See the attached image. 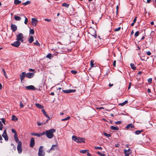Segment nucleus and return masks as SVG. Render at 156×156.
<instances>
[{
    "mask_svg": "<svg viewBox=\"0 0 156 156\" xmlns=\"http://www.w3.org/2000/svg\"><path fill=\"white\" fill-rule=\"evenodd\" d=\"M70 117L69 116H68V117H67L65 119H62L61 121H65L66 120H67L69 119H70Z\"/></svg>",
    "mask_w": 156,
    "mask_h": 156,
    "instance_id": "37998d69",
    "label": "nucleus"
},
{
    "mask_svg": "<svg viewBox=\"0 0 156 156\" xmlns=\"http://www.w3.org/2000/svg\"><path fill=\"white\" fill-rule=\"evenodd\" d=\"M71 73L73 74H75L77 73V71L74 70H72L71 71Z\"/></svg>",
    "mask_w": 156,
    "mask_h": 156,
    "instance_id": "79ce46f5",
    "label": "nucleus"
},
{
    "mask_svg": "<svg viewBox=\"0 0 156 156\" xmlns=\"http://www.w3.org/2000/svg\"><path fill=\"white\" fill-rule=\"evenodd\" d=\"M97 153L99 155H100L101 156H106V155L105 154L99 152V151H98L97 152Z\"/></svg>",
    "mask_w": 156,
    "mask_h": 156,
    "instance_id": "473e14b6",
    "label": "nucleus"
},
{
    "mask_svg": "<svg viewBox=\"0 0 156 156\" xmlns=\"http://www.w3.org/2000/svg\"><path fill=\"white\" fill-rule=\"evenodd\" d=\"M41 111L43 113V114H44L45 112V110L44 109H41Z\"/></svg>",
    "mask_w": 156,
    "mask_h": 156,
    "instance_id": "338daca9",
    "label": "nucleus"
},
{
    "mask_svg": "<svg viewBox=\"0 0 156 156\" xmlns=\"http://www.w3.org/2000/svg\"><path fill=\"white\" fill-rule=\"evenodd\" d=\"M2 70L3 71V72L4 76H5V78L6 79H7V76L6 75V72H5V70L3 69H2Z\"/></svg>",
    "mask_w": 156,
    "mask_h": 156,
    "instance_id": "ea45409f",
    "label": "nucleus"
},
{
    "mask_svg": "<svg viewBox=\"0 0 156 156\" xmlns=\"http://www.w3.org/2000/svg\"><path fill=\"white\" fill-rule=\"evenodd\" d=\"M116 61L114 60L113 61V66L114 67H116Z\"/></svg>",
    "mask_w": 156,
    "mask_h": 156,
    "instance_id": "4d7b16f0",
    "label": "nucleus"
},
{
    "mask_svg": "<svg viewBox=\"0 0 156 156\" xmlns=\"http://www.w3.org/2000/svg\"><path fill=\"white\" fill-rule=\"evenodd\" d=\"M84 140L85 139L84 138L78 137L76 142L79 143H80L82 142L84 143Z\"/></svg>",
    "mask_w": 156,
    "mask_h": 156,
    "instance_id": "ddd939ff",
    "label": "nucleus"
},
{
    "mask_svg": "<svg viewBox=\"0 0 156 156\" xmlns=\"http://www.w3.org/2000/svg\"><path fill=\"white\" fill-rule=\"evenodd\" d=\"M94 33L93 34H92L91 35L92 36L94 37L95 38H96L97 37V35L96 34L95 31V30H94Z\"/></svg>",
    "mask_w": 156,
    "mask_h": 156,
    "instance_id": "c03bdc74",
    "label": "nucleus"
},
{
    "mask_svg": "<svg viewBox=\"0 0 156 156\" xmlns=\"http://www.w3.org/2000/svg\"><path fill=\"white\" fill-rule=\"evenodd\" d=\"M115 146L116 147H120V145L119 144H115Z\"/></svg>",
    "mask_w": 156,
    "mask_h": 156,
    "instance_id": "13d9d810",
    "label": "nucleus"
},
{
    "mask_svg": "<svg viewBox=\"0 0 156 156\" xmlns=\"http://www.w3.org/2000/svg\"><path fill=\"white\" fill-rule=\"evenodd\" d=\"M139 32L137 31H136L135 34L134 35L135 37H137L139 35Z\"/></svg>",
    "mask_w": 156,
    "mask_h": 156,
    "instance_id": "09e8293b",
    "label": "nucleus"
},
{
    "mask_svg": "<svg viewBox=\"0 0 156 156\" xmlns=\"http://www.w3.org/2000/svg\"><path fill=\"white\" fill-rule=\"evenodd\" d=\"M34 44L37 46H40V44L38 43V41L37 40L34 43Z\"/></svg>",
    "mask_w": 156,
    "mask_h": 156,
    "instance_id": "e433bc0d",
    "label": "nucleus"
},
{
    "mask_svg": "<svg viewBox=\"0 0 156 156\" xmlns=\"http://www.w3.org/2000/svg\"><path fill=\"white\" fill-rule=\"evenodd\" d=\"M45 123H44L43 122L40 123L39 122H37V124L38 126H40L41 125H43Z\"/></svg>",
    "mask_w": 156,
    "mask_h": 156,
    "instance_id": "a18cd8bd",
    "label": "nucleus"
},
{
    "mask_svg": "<svg viewBox=\"0 0 156 156\" xmlns=\"http://www.w3.org/2000/svg\"><path fill=\"white\" fill-rule=\"evenodd\" d=\"M25 18V21H24V23L26 24H27V23L28 22V19L24 15H22Z\"/></svg>",
    "mask_w": 156,
    "mask_h": 156,
    "instance_id": "c756f323",
    "label": "nucleus"
},
{
    "mask_svg": "<svg viewBox=\"0 0 156 156\" xmlns=\"http://www.w3.org/2000/svg\"><path fill=\"white\" fill-rule=\"evenodd\" d=\"M15 140L16 142L17 143H18V144H22L21 142L19 140L18 138V137L15 139Z\"/></svg>",
    "mask_w": 156,
    "mask_h": 156,
    "instance_id": "c85d7f7f",
    "label": "nucleus"
},
{
    "mask_svg": "<svg viewBox=\"0 0 156 156\" xmlns=\"http://www.w3.org/2000/svg\"><path fill=\"white\" fill-rule=\"evenodd\" d=\"M51 54L50 53L48 54L46 56V57L48 58H51V57H52L51 56Z\"/></svg>",
    "mask_w": 156,
    "mask_h": 156,
    "instance_id": "58836bf2",
    "label": "nucleus"
},
{
    "mask_svg": "<svg viewBox=\"0 0 156 156\" xmlns=\"http://www.w3.org/2000/svg\"><path fill=\"white\" fill-rule=\"evenodd\" d=\"M121 29L120 27H119L118 28H116L115 29L114 31H118L120 30Z\"/></svg>",
    "mask_w": 156,
    "mask_h": 156,
    "instance_id": "49530a36",
    "label": "nucleus"
},
{
    "mask_svg": "<svg viewBox=\"0 0 156 156\" xmlns=\"http://www.w3.org/2000/svg\"><path fill=\"white\" fill-rule=\"evenodd\" d=\"M78 137H77L75 136H73L72 137V139L73 140L75 141L76 142L77 141V139H78Z\"/></svg>",
    "mask_w": 156,
    "mask_h": 156,
    "instance_id": "4be33fe9",
    "label": "nucleus"
},
{
    "mask_svg": "<svg viewBox=\"0 0 156 156\" xmlns=\"http://www.w3.org/2000/svg\"><path fill=\"white\" fill-rule=\"evenodd\" d=\"M21 1L19 0H14V4L17 5L21 3Z\"/></svg>",
    "mask_w": 156,
    "mask_h": 156,
    "instance_id": "b1692460",
    "label": "nucleus"
},
{
    "mask_svg": "<svg viewBox=\"0 0 156 156\" xmlns=\"http://www.w3.org/2000/svg\"><path fill=\"white\" fill-rule=\"evenodd\" d=\"M127 102H128L127 101H124L123 103H122L119 104V105H120L122 106V105H124L125 104H126V103H127Z\"/></svg>",
    "mask_w": 156,
    "mask_h": 156,
    "instance_id": "f704fd0d",
    "label": "nucleus"
},
{
    "mask_svg": "<svg viewBox=\"0 0 156 156\" xmlns=\"http://www.w3.org/2000/svg\"><path fill=\"white\" fill-rule=\"evenodd\" d=\"M130 66L133 70H135L136 69V67L135 66L134 64L133 63H131L130 64Z\"/></svg>",
    "mask_w": 156,
    "mask_h": 156,
    "instance_id": "393cba45",
    "label": "nucleus"
},
{
    "mask_svg": "<svg viewBox=\"0 0 156 156\" xmlns=\"http://www.w3.org/2000/svg\"><path fill=\"white\" fill-rule=\"evenodd\" d=\"M12 119L13 121H17L18 119L14 115H13L12 116Z\"/></svg>",
    "mask_w": 156,
    "mask_h": 156,
    "instance_id": "bb28decb",
    "label": "nucleus"
},
{
    "mask_svg": "<svg viewBox=\"0 0 156 156\" xmlns=\"http://www.w3.org/2000/svg\"><path fill=\"white\" fill-rule=\"evenodd\" d=\"M34 76V73H28L26 74V76L29 78H31Z\"/></svg>",
    "mask_w": 156,
    "mask_h": 156,
    "instance_id": "4468645a",
    "label": "nucleus"
},
{
    "mask_svg": "<svg viewBox=\"0 0 156 156\" xmlns=\"http://www.w3.org/2000/svg\"><path fill=\"white\" fill-rule=\"evenodd\" d=\"M29 71H30L34 72V70L32 69H29Z\"/></svg>",
    "mask_w": 156,
    "mask_h": 156,
    "instance_id": "69168bd1",
    "label": "nucleus"
},
{
    "mask_svg": "<svg viewBox=\"0 0 156 156\" xmlns=\"http://www.w3.org/2000/svg\"><path fill=\"white\" fill-rule=\"evenodd\" d=\"M104 108L103 107H100L99 108H97V109H103Z\"/></svg>",
    "mask_w": 156,
    "mask_h": 156,
    "instance_id": "0e129e2a",
    "label": "nucleus"
},
{
    "mask_svg": "<svg viewBox=\"0 0 156 156\" xmlns=\"http://www.w3.org/2000/svg\"><path fill=\"white\" fill-rule=\"evenodd\" d=\"M30 1H27L26 2L23 3V4L24 5H27L30 4Z\"/></svg>",
    "mask_w": 156,
    "mask_h": 156,
    "instance_id": "a19ab883",
    "label": "nucleus"
},
{
    "mask_svg": "<svg viewBox=\"0 0 156 156\" xmlns=\"http://www.w3.org/2000/svg\"><path fill=\"white\" fill-rule=\"evenodd\" d=\"M57 147V145H52L50 149V150H54L55 149V148Z\"/></svg>",
    "mask_w": 156,
    "mask_h": 156,
    "instance_id": "5701e85b",
    "label": "nucleus"
},
{
    "mask_svg": "<svg viewBox=\"0 0 156 156\" xmlns=\"http://www.w3.org/2000/svg\"><path fill=\"white\" fill-rule=\"evenodd\" d=\"M122 122L121 121H118L115 122V123L116 125H118L121 124Z\"/></svg>",
    "mask_w": 156,
    "mask_h": 156,
    "instance_id": "603ef678",
    "label": "nucleus"
},
{
    "mask_svg": "<svg viewBox=\"0 0 156 156\" xmlns=\"http://www.w3.org/2000/svg\"><path fill=\"white\" fill-rule=\"evenodd\" d=\"M94 148L96 149L101 150L102 149V147H94Z\"/></svg>",
    "mask_w": 156,
    "mask_h": 156,
    "instance_id": "de8ad7c7",
    "label": "nucleus"
},
{
    "mask_svg": "<svg viewBox=\"0 0 156 156\" xmlns=\"http://www.w3.org/2000/svg\"><path fill=\"white\" fill-rule=\"evenodd\" d=\"M147 55L150 56L151 55V53L149 51H148L147 52Z\"/></svg>",
    "mask_w": 156,
    "mask_h": 156,
    "instance_id": "6e6d98bb",
    "label": "nucleus"
},
{
    "mask_svg": "<svg viewBox=\"0 0 156 156\" xmlns=\"http://www.w3.org/2000/svg\"><path fill=\"white\" fill-rule=\"evenodd\" d=\"M94 61L91 60L90 62V66L91 67H93L94 66Z\"/></svg>",
    "mask_w": 156,
    "mask_h": 156,
    "instance_id": "72a5a7b5",
    "label": "nucleus"
},
{
    "mask_svg": "<svg viewBox=\"0 0 156 156\" xmlns=\"http://www.w3.org/2000/svg\"><path fill=\"white\" fill-rule=\"evenodd\" d=\"M14 19L16 21H20L21 20V18L20 17L15 15L14 16Z\"/></svg>",
    "mask_w": 156,
    "mask_h": 156,
    "instance_id": "aec40b11",
    "label": "nucleus"
},
{
    "mask_svg": "<svg viewBox=\"0 0 156 156\" xmlns=\"http://www.w3.org/2000/svg\"><path fill=\"white\" fill-rule=\"evenodd\" d=\"M11 29L13 32H15L17 30V27L15 24H12L11 25Z\"/></svg>",
    "mask_w": 156,
    "mask_h": 156,
    "instance_id": "9d476101",
    "label": "nucleus"
},
{
    "mask_svg": "<svg viewBox=\"0 0 156 156\" xmlns=\"http://www.w3.org/2000/svg\"><path fill=\"white\" fill-rule=\"evenodd\" d=\"M26 88L28 90H34L35 89V87L33 85H30L26 86Z\"/></svg>",
    "mask_w": 156,
    "mask_h": 156,
    "instance_id": "2eb2a0df",
    "label": "nucleus"
},
{
    "mask_svg": "<svg viewBox=\"0 0 156 156\" xmlns=\"http://www.w3.org/2000/svg\"><path fill=\"white\" fill-rule=\"evenodd\" d=\"M46 117L48 118V119L47 120L46 122L48 121L49 120H50V117H49V116L47 114L46 112H45L44 114H43Z\"/></svg>",
    "mask_w": 156,
    "mask_h": 156,
    "instance_id": "cd10ccee",
    "label": "nucleus"
},
{
    "mask_svg": "<svg viewBox=\"0 0 156 156\" xmlns=\"http://www.w3.org/2000/svg\"><path fill=\"white\" fill-rule=\"evenodd\" d=\"M35 145V140L34 138H31L30 142V146L33 147Z\"/></svg>",
    "mask_w": 156,
    "mask_h": 156,
    "instance_id": "9b49d317",
    "label": "nucleus"
},
{
    "mask_svg": "<svg viewBox=\"0 0 156 156\" xmlns=\"http://www.w3.org/2000/svg\"><path fill=\"white\" fill-rule=\"evenodd\" d=\"M134 127V126L132 124L130 123L129 124H128L126 127V129H129L130 128H132Z\"/></svg>",
    "mask_w": 156,
    "mask_h": 156,
    "instance_id": "f3484780",
    "label": "nucleus"
},
{
    "mask_svg": "<svg viewBox=\"0 0 156 156\" xmlns=\"http://www.w3.org/2000/svg\"><path fill=\"white\" fill-rule=\"evenodd\" d=\"M142 130H137L135 132V133L137 135L140 134Z\"/></svg>",
    "mask_w": 156,
    "mask_h": 156,
    "instance_id": "4c0bfd02",
    "label": "nucleus"
},
{
    "mask_svg": "<svg viewBox=\"0 0 156 156\" xmlns=\"http://www.w3.org/2000/svg\"><path fill=\"white\" fill-rule=\"evenodd\" d=\"M76 91V90H63V91L65 93H73L75 92Z\"/></svg>",
    "mask_w": 156,
    "mask_h": 156,
    "instance_id": "f8f14e48",
    "label": "nucleus"
},
{
    "mask_svg": "<svg viewBox=\"0 0 156 156\" xmlns=\"http://www.w3.org/2000/svg\"><path fill=\"white\" fill-rule=\"evenodd\" d=\"M24 105L22 103V102L21 101L20 102V108H22L24 106Z\"/></svg>",
    "mask_w": 156,
    "mask_h": 156,
    "instance_id": "864d4df0",
    "label": "nucleus"
},
{
    "mask_svg": "<svg viewBox=\"0 0 156 156\" xmlns=\"http://www.w3.org/2000/svg\"><path fill=\"white\" fill-rule=\"evenodd\" d=\"M31 135L32 136H36L37 137H40L43 135L42 133H31Z\"/></svg>",
    "mask_w": 156,
    "mask_h": 156,
    "instance_id": "dca6fc26",
    "label": "nucleus"
},
{
    "mask_svg": "<svg viewBox=\"0 0 156 156\" xmlns=\"http://www.w3.org/2000/svg\"><path fill=\"white\" fill-rule=\"evenodd\" d=\"M87 156H92L91 154L89 152H87Z\"/></svg>",
    "mask_w": 156,
    "mask_h": 156,
    "instance_id": "774afa93",
    "label": "nucleus"
},
{
    "mask_svg": "<svg viewBox=\"0 0 156 156\" xmlns=\"http://www.w3.org/2000/svg\"><path fill=\"white\" fill-rule=\"evenodd\" d=\"M16 40L18 41L19 42H23V39L24 38V36L23 34L21 33H20L16 36Z\"/></svg>",
    "mask_w": 156,
    "mask_h": 156,
    "instance_id": "f03ea898",
    "label": "nucleus"
},
{
    "mask_svg": "<svg viewBox=\"0 0 156 156\" xmlns=\"http://www.w3.org/2000/svg\"><path fill=\"white\" fill-rule=\"evenodd\" d=\"M88 150H81L80 151V153H83V154H85L87 152V151H88Z\"/></svg>",
    "mask_w": 156,
    "mask_h": 156,
    "instance_id": "c9c22d12",
    "label": "nucleus"
},
{
    "mask_svg": "<svg viewBox=\"0 0 156 156\" xmlns=\"http://www.w3.org/2000/svg\"><path fill=\"white\" fill-rule=\"evenodd\" d=\"M62 6L66 7V8H68L69 6V5L66 3H64L62 5Z\"/></svg>",
    "mask_w": 156,
    "mask_h": 156,
    "instance_id": "a878e982",
    "label": "nucleus"
},
{
    "mask_svg": "<svg viewBox=\"0 0 156 156\" xmlns=\"http://www.w3.org/2000/svg\"><path fill=\"white\" fill-rule=\"evenodd\" d=\"M152 81V79L151 78H150L148 79V81L149 83H151Z\"/></svg>",
    "mask_w": 156,
    "mask_h": 156,
    "instance_id": "8fccbe9b",
    "label": "nucleus"
},
{
    "mask_svg": "<svg viewBox=\"0 0 156 156\" xmlns=\"http://www.w3.org/2000/svg\"><path fill=\"white\" fill-rule=\"evenodd\" d=\"M43 147L41 146L39 148L38 152V156H44V153L43 151Z\"/></svg>",
    "mask_w": 156,
    "mask_h": 156,
    "instance_id": "7ed1b4c3",
    "label": "nucleus"
},
{
    "mask_svg": "<svg viewBox=\"0 0 156 156\" xmlns=\"http://www.w3.org/2000/svg\"><path fill=\"white\" fill-rule=\"evenodd\" d=\"M104 135L107 137H109L111 136V135L110 134H107L106 133L104 132L103 133Z\"/></svg>",
    "mask_w": 156,
    "mask_h": 156,
    "instance_id": "7c9ffc66",
    "label": "nucleus"
},
{
    "mask_svg": "<svg viewBox=\"0 0 156 156\" xmlns=\"http://www.w3.org/2000/svg\"><path fill=\"white\" fill-rule=\"evenodd\" d=\"M35 105L38 108L41 109L42 108H44V107L43 106L41 105L40 104H39V103H36Z\"/></svg>",
    "mask_w": 156,
    "mask_h": 156,
    "instance_id": "6ab92c4d",
    "label": "nucleus"
},
{
    "mask_svg": "<svg viewBox=\"0 0 156 156\" xmlns=\"http://www.w3.org/2000/svg\"><path fill=\"white\" fill-rule=\"evenodd\" d=\"M26 76V73L25 72H23L20 74V76L21 82H22V81L24 80V79Z\"/></svg>",
    "mask_w": 156,
    "mask_h": 156,
    "instance_id": "6e6552de",
    "label": "nucleus"
},
{
    "mask_svg": "<svg viewBox=\"0 0 156 156\" xmlns=\"http://www.w3.org/2000/svg\"><path fill=\"white\" fill-rule=\"evenodd\" d=\"M14 139H15V138H18V136H17V133H16V134H14Z\"/></svg>",
    "mask_w": 156,
    "mask_h": 156,
    "instance_id": "bf43d9fd",
    "label": "nucleus"
},
{
    "mask_svg": "<svg viewBox=\"0 0 156 156\" xmlns=\"http://www.w3.org/2000/svg\"><path fill=\"white\" fill-rule=\"evenodd\" d=\"M1 120L2 122L4 124H5V119L3 118H2L1 119Z\"/></svg>",
    "mask_w": 156,
    "mask_h": 156,
    "instance_id": "5fc2aeb1",
    "label": "nucleus"
},
{
    "mask_svg": "<svg viewBox=\"0 0 156 156\" xmlns=\"http://www.w3.org/2000/svg\"><path fill=\"white\" fill-rule=\"evenodd\" d=\"M56 130L55 129H51L42 133L43 135H46L47 137L49 139L52 138L54 136L53 133L55 132Z\"/></svg>",
    "mask_w": 156,
    "mask_h": 156,
    "instance_id": "f257e3e1",
    "label": "nucleus"
},
{
    "mask_svg": "<svg viewBox=\"0 0 156 156\" xmlns=\"http://www.w3.org/2000/svg\"><path fill=\"white\" fill-rule=\"evenodd\" d=\"M21 146L22 144H18L17 146V149L19 154H20L22 151V148Z\"/></svg>",
    "mask_w": 156,
    "mask_h": 156,
    "instance_id": "1a4fd4ad",
    "label": "nucleus"
},
{
    "mask_svg": "<svg viewBox=\"0 0 156 156\" xmlns=\"http://www.w3.org/2000/svg\"><path fill=\"white\" fill-rule=\"evenodd\" d=\"M32 22L31 23L32 25L34 27H35L36 26L38 22V20L36 18H33L31 19Z\"/></svg>",
    "mask_w": 156,
    "mask_h": 156,
    "instance_id": "423d86ee",
    "label": "nucleus"
},
{
    "mask_svg": "<svg viewBox=\"0 0 156 156\" xmlns=\"http://www.w3.org/2000/svg\"><path fill=\"white\" fill-rule=\"evenodd\" d=\"M2 136L4 138L5 140L6 141H8V137L7 136V134L6 133V130L5 129L4 131L3 134Z\"/></svg>",
    "mask_w": 156,
    "mask_h": 156,
    "instance_id": "20e7f679",
    "label": "nucleus"
},
{
    "mask_svg": "<svg viewBox=\"0 0 156 156\" xmlns=\"http://www.w3.org/2000/svg\"><path fill=\"white\" fill-rule=\"evenodd\" d=\"M44 20L46 21H48V22H50L51 21V20L50 19H45Z\"/></svg>",
    "mask_w": 156,
    "mask_h": 156,
    "instance_id": "e2e57ef3",
    "label": "nucleus"
},
{
    "mask_svg": "<svg viewBox=\"0 0 156 156\" xmlns=\"http://www.w3.org/2000/svg\"><path fill=\"white\" fill-rule=\"evenodd\" d=\"M136 19H137V17H136L133 20V22L134 23H135L136 22Z\"/></svg>",
    "mask_w": 156,
    "mask_h": 156,
    "instance_id": "052dcab7",
    "label": "nucleus"
},
{
    "mask_svg": "<svg viewBox=\"0 0 156 156\" xmlns=\"http://www.w3.org/2000/svg\"><path fill=\"white\" fill-rule=\"evenodd\" d=\"M3 125H0V130H2L3 129Z\"/></svg>",
    "mask_w": 156,
    "mask_h": 156,
    "instance_id": "680f3d73",
    "label": "nucleus"
},
{
    "mask_svg": "<svg viewBox=\"0 0 156 156\" xmlns=\"http://www.w3.org/2000/svg\"><path fill=\"white\" fill-rule=\"evenodd\" d=\"M11 131H12V133H14V134H16V133H17L15 130L14 129H12Z\"/></svg>",
    "mask_w": 156,
    "mask_h": 156,
    "instance_id": "3c124183",
    "label": "nucleus"
},
{
    "mask_svg": "<svg viewBox=\"0 0 156 156\" xmlns=\"http://www.w3.org/2000/svg\"><path fill=\"white\" fill-rule=\"evenodd\" d=\"M111 129L114 130H116L119 129V128L117 126H111L110 127Z\"/></svg>",
    "mask_w": 156,
    "mask_h": 156,
    "instance_id": "a211bd4d",
    "label": "nucleus"
},
{
    "mask_svg": "<svg viewBox=\"0 0 156 156\" xmlns=\"http://www.w3.org/2000/svg\"><path fill=\"white\" fill-rule=\"evenodd\" d=\"M30 34L33 35L34 34V30L33 29H31L30 30Z\"/></svg>",
    "mask_w": 156,
    "mask_h": 156,
    "instance_id": "2f4dec72",
    "label": "nucleus"
},
{
    "mask_svg": "<svg viewBox=\"0 0 156 156\" xmlns=\"http://www.w3.org/2000/svg\"><path fill=\"white\" fill-rule=\"evenodd\" d=\"M29 42L30 43H32L33 41H34V37L33 36H31L30 37V38L29 39Z\"/></svg>",
    "mask_w": 156,
    "mask_h": 156,
    "instance_id": "412c9836",
    "label": "nucleus"
},
{
    "mask_svg": "<svg viewBox=\"0 0 156 156\" xmlns=\"http://www.w3.org/2000/svg\"><path fill=\"white\" fill-rule=\"evenodd\" d=\"M124 151L125 156H129L132 153L131 150L130 149L128 150H124Z\"/></svg>",
    "mask_w": 156,
    "mask_h": 156,
    "instance_id": "39448f33",
    "label": "nucleus"
},
{
    "mask_svg": "<svg viewBox=\"0 0 156 156\" xmlns=\"http://www.w3.org/2000/svg\"><path fill=\"white\" fill-rule=\"evenodd\" d=\"M20 42L18 41L14 42L13 43L11 44V45L15 47H18L20 44Z\"/></svg>",
    "mask_w": 156,
    "mask_h": 156,
    "instance_id": "0eeeda50",
    "label": "nucleus"
}]
</instances>
